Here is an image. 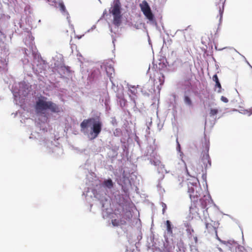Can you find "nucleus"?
<instances>
[{
	"mask_svg": "<svg viewBox=\"0 0 252 252\" xmlns=\"http://www.w3.org/2000/svg\"><path fill=\"white\" fill-rule=\"evenodd\" d=\"M105 70L108 77H109L111 81H112L111 78H112V75L114 74V69L113 67L111 65H106Z\"/></svg>",
	"mask_w": 252,
	"mask_h": 252,
	"instance_id": "obj_9",
	"label": "nucleus"
},
{
	"mask_svg": "<svg viewBox=\"0 0 252 252\" xmlns=\"http://www.w3.org/2000/svg\"><path fill=\"white\" fill-rule=\"evenodd\" d=\"M132 217V215L130 213H128V214H126L124 216H122L123 220L126 221H129L130 220Z\"/></svg>",
	"mask_w": 252,
	"mask_h": 252,
	"instance_id": "obj_17",
	"label": "nucleus"
},
{
	"mask_svg": "<svg viewBox=\"0 0 252 252\" xmlns=\"http://www.w3.org/2000/svg\"><path fill=\"white\" fill-rule=\"evenodd\" d=\"M185 226L186 228L187 234L188 235L191 236L194 231L191 225L189 223H186L185 224Z\"/></svg>",
	"mask_w": 252,
	"mask_h": 252,
	"instance_id": "obj_12",
	"label": "nucleus"
},
{
	"mask_svg": "<svg viewBox=\"0 0 252 252\" xmlns=\"http://www.w3.org/2000/svg\"><path fill=\"white\" fill-rule=\"evenodd\" d=\"M164 75L162 74L161 75V77H159V81L160 82V85H163V83H164Z\"/></svg>",
	"mask_w": 252,
	"mask_h": 252,
	"instance_id": "obj_21",
	"label": "nucleus"
},
{
	"mask_svg": "<svg viewBox=\"0 0 252 252\" xmlns=\"http://www.w3.org/2000/svg\"><path fill=\"white\" fill-rule=\"evenodd\" d=\"M184 101L186 104L189 106L192 105V102L191 98L188 95H185L184 97Z\"/></svg>",
	"mask_w": 252,
	"mask_h": 252,
	"instance_id": "obj_14",
	"label": "nucleus"
},
{
	"mask_svg": "<svg viewBox=\"0 0 252 252\" xmlns=\"http://www.w3.org/2000/svg\"><path fill=\"white\" fill-rule=\"evenodd\" d=\"M162 207H163V209H162V213L163 214H164L165 213V210L166 209V205L165 203H162Z\"/></svg>",
	"mask_w": 252,
	"mask_h": 252,
	"instance_id": "obj_25",
	"label": "nucleus"
},
{
	"mask_svg": "<svg viewBox=\"0 0 252 252\" xmlns=\"http://www.w3.org/2000/svg\"><path fill=\"white\" fill-rule=\"evenodd\" d=\"M102 126V122L94 118L85 119L80 124L81 131L84 133L87 132L88 127L91 126L90 135L91 139H94L98 136L101 131Z\"/></svg>",
	"mask_w": 252,
	"mask_h": 252,
	"instance_id": "obj_1",
	"label": "nucleus"
},
{
	"mask_svg": "<svg viewBox=\"0 0 252 252\" xmlns=\"http://www.w3.org/2000/svg\"><path fill=\"white\" fill-rule=\"evenodd\" d=\"M205 150H206L207 153H205L203 155L201 158V161L203 162L205 168H207L208 166H210L211 165L210 158L208 154V151L209 149V142H207L206 141H205Z\"/></svg>",
	"mask_w": 252,
	"mask_h": 252,
	"instance_id": "obj_5",
	"label": "nucleus"
},
{
	"mask_svg": "<svg viewBox=\"0 0 252 252\" xmlns=\"http://www.w3.org/2000/svg\"><path fill=\"white\" fill-rule=\"evenodd\" d=\"M60 10L62 13H67L65 7L63 2H60L59 4Z\"/></svg>",
	"mask_w": 252,
	"mask_h": 252,
	"instance_id": "obj_16",
	"label": "nucleus"
},
{
	"mask_svg": "<svg viewBox=\"0 0 252 252\" xmlns=\"http://www.w3.org/2000/svg\"><path fill=\"white\" fill-rule=\"evenodd\" d=\"M223 12V8H222V10H221L220 9V15L221 17L222 16Z\"/></svg>",
	"mask_w": 252,
	"mask_h": 252,
	"instance_id": "obj_27",
	"label": "nucleus"
},
{
	"mask_svg": "<svg viewBox=\"0 0 252 252\" xmlns=\"http://www.w3.org/2000/svg\"><path fill=\"white\" fill-rule=\"evenodd\" d=\"M120 3L119 1L116 2L111 10V13L113 15V24L119 26L122 22V16L121 14Z\"/></svg>",
	"mask_w": 252,
	"mask_h": 252,
	"instance_id": "obj_3",
	"label": "nucleus"
},
{
	"mask_svg": "<svg viewBox=\"0 0 252 252\" xmlns=\"http://www.w3.org/2000/svg\"><path fill=\"white\" fill-rule=\"evenodd\" d=\"M245 111L246 112L245 114H247L249 115L252 114V108H251L249 110H246Z\"/></svg>",
	"mask_w": 252,
	"mask_h": 252,
	"instance_id": "obj_24",
	"label": "nucleus"
},
{
	"mask_svg": "<svg viewBox=\"0 0 252 252\" xmlns=\"http://www.w3.org/2000/svg\"><path fill=\"white\" fill-rule=\"evenodd\" d=\"M218 110L216 108H211L210 110V116L211 117L214 116L218 113Z\"/></svg>",
	"mask_w": 252,
	"mask_h": 252,
	"instance_id": "obj_18",
	"label": "nucleus"
},
{
	"mask_svg": "<svg viewBox=\"0 0 252 252\" xmlns=\"http://www.w3.org/2000/svg\"><path fill=\"white\" fill-rule=\"evenodd\" d=\"M213 80L214 81H215L216 82V83L217 82H219V78H218V76H217V74H215L214 75H213Z\"/></svg>",
	"mask_w": 252,
	"mask_h": 252,
	"instance_id": "obj_22",
	"label": "nucleus"
},
{
	"mask_svg": "<svg viewBox=\"0 0 252 252\" xmlns=\"http://www.w3.org/2000/svg\"><path fill=\"white\" fill-rule=\"evenodd\" d=\"M112 224L114 226H118L120 225H125L126 224V221L123 220V218H121L120 220L114 219L112 220Z\"/></svg>",
	"mask_w": 252,
	"mask_h": 252,
	"instance_id": "obj_11",
	"label": "nucleus"
},
{
	"mask_svg": "<svg viewBox=\"0 0 252 252\" xmlns=\"http://www.w3.org/2000/svg\"><path fill=\"white\" fill-rule=\"evenodd\" d=\"M220 99L222 101L224 102H225V103H227L228 102V99L225 97V96H222L220 98Z\"/></svg>",
	"mask_w": 252,
	"mask_h": 252,
	"instance_id": "obj_23",
	"label": "nucleus"
},
{
	"mask_svg": "<svg viewBox=\"0 0 252 252\" xmlns=\"http://www.w3.org/2000/svg\"><path fill=\"white\" fill-rule=\"evenodd\" d=\"M141 11L146 17L150 21L154 19V15L153 14L148 3L145 0L142 1L139 4Z\"/></svg>",
	"mask_w": 252,
	"mask_h": 252,
	"instance_id": "obj_4",
	"label": "nucleus"
},
{
	"mask_svg": "<svg viewBox=\"0 0 252 252\" xmlns=\"http://www.w3.org/2000/svg\"><path fill=\"white\" fill-rule=\"evenodd\" d=\"M215 87L217 88H218V90H217V92L220 93L221 92V85H220V82H217L216 83V85H215Z\"/></svg>",
	"mask_w": 252,
	"mask_h": 252,
	"instance_id": "obj_20",
	"label": "nucleus"
},
{
	"mask_svg": "<svg viewBox=\"0 0 252 252\" xmlns=\"http://www.w3.org/2000/svg\"><path fill=\"white\" fill-rule=\"evenodd\" d=\"M103 185L109 189H111L113 187V183L111 179L105 180L103 182Z\"/></svg>",
	"mask_w": 252,
	"mask_h": 252,
	"instance_id": "obj_15",
	"label": "nucleus"
},
{
	"mask_svg": "<svg viewBox=\"0 0 252 252\" xmlns=\"http://www.w3.org/2000/svg\"><path fill=\"white\" fill-rule=\"evenodd\" d=\"M206 228L209 233H214L216 236H217V231L216 228L212 225V224L209 223H205Z\"/></svg>",
	"mask_w": 252,
	"mask_h": 252,
	"instance_id": "obj_10",
	"label": "nucleus"
},
{
	"mask_svg": "<svg viewBox=\"0 0 252 252\" xmlns=\"http://www.w3.org/2000/svg\"><path fill=\"white\" fill-rule=\"evenodd\" d=\"M201 190V189L200 187H199V189H197L194 191L189 193V195L191 201L193 202L194 203L197 202L198 199L200 197Z\"/></svg>",
	"mask_w": 252,
	"mask_h": 252,
	"instance_id": "obj_7",
	"label": "nucleus"
},
{
	"mask_svg": "<svg viewBox=\"0 0 252 252\" xmlns=\"http://www.w3.org/2000/svg\"><path fill=\"white\" fill-rule=\"evenodd\" d=\"M165 224L166 225L167 233L171 235L172 234L173 230L172 227L171 226V222L169 220H167L165 222Z\"/></svg>",
	"mask_w": 252,
	"mask_h": 252,
	"instance_id": "obj_13",
	"label": "nucleus"
},
{
	"mask_svg": "<svg viewBox=\"0 0 252 252\" xmlns=\"http://www.w3.org/2000/svg\"><path fill=\"white\" fill-rule=\"evenodd\" d=\"M186 169L187 174L189 176L192 177V178H196V176L197 175V170L193 165L190 163L189 164L188 167L187 166L186 167Z\"/></svg>",
	"mask_w": 252,
	"mask_h": 252,
	"instance_id": "obj_8",
	"label": "nucleus"
},
{
	"mask_svg": "<svg viewBox=\"0 0 252 252\" xmlns=\"http://www.w3.org/2000/svg\"><path fill=\"white\" fill-rule=\"evenodd\" d=\"M195 240L196 242L197 241V237L195 238Z\"/></svg>",
	"mask_w": 252,
	"mask_h": 252,
	"instance_id": "obj_28",
	"label": "nucleus"
},
{
	"mask_svg": "<svg viewBox=\"0 0 252 252\" xmlns=\"http://www.w3.org/2000/svg\"><path fill=\"white\" fill-rule=\"evenodd\" d=\"M47 98L45 96H40L36 101L35 109L37 113L44 114L47 110L52 112L59 113L62 111L61 107L51 101H47Z\"/></svg>",
	"mask_w": 252,
	"mask_h": 252,
	"instance_id": "obj_2",
	"label": "nucleus"
},
{
	"mask_svg": "<svg viewBox=\"0 0 252 252\" xmlns=\"http://www.w3.org/2000/svg\"><path fill=\"white\" fill-rule=\"evenodd\" d=\"M132 88L133 89V90L130 89V91L131 92L132 94L135 95L136 94V92H135V91H136V89L134 87H132Z\"/></svg>",
	"mask_w": 252,
	"mask_h": 252,
	"instance_id": "obj_26",
	"label": "nucleus"
},
{
	"mask_svg": "<svg viewBox=\"0 0 252 252\" xmlns=\"http://www.w3.org/2000/svg\"><path fill=\"white\" fill-rule=\"evenodd\" d=\"M200 187L199 181L197 178H194L189 181L188 182V193L194 191Z\"/></svg>",
	"mask_w": 252,
	"mask_h": 252,
	"instance_id": "obj_6",
	"label": "nucleus"
},
{
	"mask_svg": "<svg viewBox=\"0 0 252 252\" xmlns=\"http://www.w3.org/2000/svg\"><path fill=\"white\" fill-rule=\"evenodd\" d=\"M200 202H201V206L202 208H205L207 206V202L203 198H201L199 199Z\"/></svg>",
	"mask_w": 252,
	"mask_h": 252,
	"instance_id": "obj_19",
	"label": "nucleus"
}]
</instances>
